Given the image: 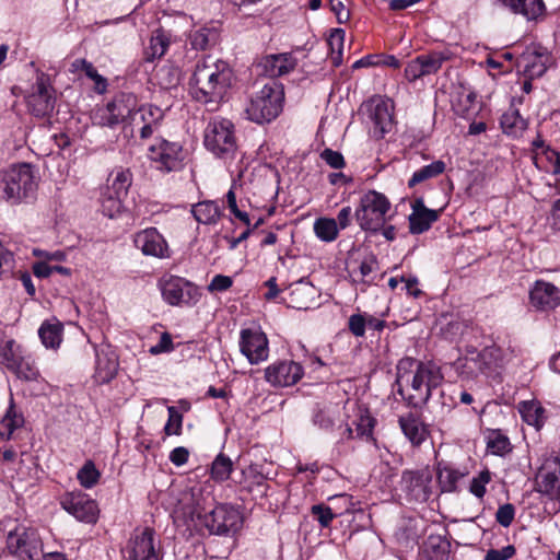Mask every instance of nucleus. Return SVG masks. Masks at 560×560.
<instances>
[{"instance_id":"f257e3e1","label":"nucleus","mask_w":560,"mask_h":560,"mask_svg":"<svg viewBox=\"0 0 560 560\" xmlns=\"http://www.w3.org/2000/svg\"><path fill=\"white\" fill-rule=\"evenodd\" d=\"M233 70L230 65L211 56L198 60L189 79L191 97L214 110L232 85Z\"/></svg>"},{"instance_id":"f03ea898","label":"nucleus","mask_w":560,"mask_h":560,"mask_svg":"<svg viewBox=\"0 0 560 560\" xmlns=\"http://www.w3.org/2000/svg\"><path fill=\"white\" fill-rule=\"evenodd\" d=\"M398 394L411 406L419 407L431 397L432 390L443 381L441 369L433 362L402 358L396 366Z\"/></svg>"},{"instance_id":"7ed1b4c3","label":"nucleus","mask_w":560,"mask_h":560,"mask_svg":"<svg viewBox=\"0 0 560 560\" xmlns=\"http://www.w3.org/2000/svg\"><path fill=\"white\" fill-rule=\"evenodd\" d=\"M390 210L389 199L384 194L371 189L360 197L354 219L362 231L376 234L390 219Z\"/></svg>"},{"instance_id":"20e7f679","label":"nucleus","mask_w":560,"mask_h":560,"mask_svg":"<svg viewBox=\"0 0 560 560\" xmlns=\"http://www.w3.org/2000/svg\"><path fill=\"white\" fill-rule=\"evenodd\" d=\"M37 188L34 172L27 163L12 165L0 174V199L12 203L32 198Z\"/></svg>"},{"instance_id":"39448f33","label":"nucleus","mask_w":560,"mask_h":560,"mask_svg":"<svg viewBox=\"0 0 560 560\" xmlns=\"http://www.w3.org/2000/svg\"><path fill=\"white\" fill-rule=\"evenodd\" d=\"M283 101L282 84L271 80L249 100L245 113L249 120L257 124L270 122L282 112Z\"/></svg>"},{"instance_id":"423d86ee","label":"nucleus","mask_w":560,"mask_h":560,"mask_svg":"<svg viewBox=\"0 0 560 560\" xmlns=\"http://www.w3.org/2000/svg\"><path fill=\"white\" fill-rule=\"evenodd\" d=\"M203 143L214 156L225 162L234 160L238 147L233 122L226 118L210 120L205 129Z\"/></svg>"},{"instance_id":"0eeeda50","label":"nucleus","mask_w":560,"mask_h":560,"mask_svg":"<svg viewBox=\"0 0 560 560\" xmlns=\"http://www.w3.org/2000/svg\"><path fill=\"white\" fill-rule=\"evenodd\" d=\"M138 105L136 95L131 93H119L109 102L93 109L91 119L96 126L116 128L119 125H127L131 114Z\"/></svg>"},{"instance_id":"6e6552de","label":"nucleus","mask_w":560,"mask_h":560,"mask_svg":"<svg viewBox=\"0 0 560 560\" xmlns=\"http://www.w3.org/2000/svg\"><path fill=\"white\" fill-rule=\"evenodd\" d=\"M7 549L20 560H39L43 541L35 528L21 525L8 533Z\"/></svg>"},{"instance_id":"1a4fd4ad","label":"nucleus","mask_w":560,"mask_h":560,"mask_svg":"<svg viewBox=\"0 0 560 560\" xmlns=\"http://www.w3.org/2000/svg\"><path fill=\"white\" fill-rule=\"evenodd\" d=\"M369 122L370 132L375 139H382L393 128L394 103L386 97L373 96L363 105Z\"/></svg>"},{"instance_id":"9d476101","label":"nucleus","mask_w":560,"mask_h":560,"mask_svg":"<svg viewBox=\"0 0 560 560\" xmlns=\"http://www.w3.org/2000/svg\"><path fill=\"white\" fill-rule=\"evenodd\" d=\"M128 560H161L160 541L151 527L136 529L130 537L127 548Z\"/></svg>"},{"instance_id":"9b49d317","label":"nucleus","mask_w":560,"mask_h":560,"mask_svg":"<svg viewBox=\"0 0 560 560\" xmlns=\"http://www.w3.org/2000/svg\"><path fill=\"white\" fill-rule=\"evenodd\" d=\"M240 352L250 364H259L268 360L269 340L259 326L243 328L240 331Z\"/></svg>"},{"instance_id":"f8f14e48","label":"nucleus","mask_w":560,"mask_h":560,"mask_svg":"<svg viewBox=\"0 0 560 560\" xmlns=\"http://www.w3.org/2000/svg\"><path fill=\"white\" fill-rule=\"evenodd\" d=\"M534 489L549 500L560 501V459L546 457L539 466L534 480Z\"/></svg>"},{"instance_id":"ddd939ff","label":"nucleus","mask_w":560,"mask_h":560,"mask_svg":"<svg viewBox=\"0 0 560 560\" xmlns=\"http://www.w3.org/2000/svg\"><path fill=\"white\" fill-rule=\"evenodd\" d=\"M149 159L162 172H175L182 168L184 161L183 148L177 142L158 140L149 148Z\"/></svg>"},{"instance_id":"4468645a","label":"nucleus","mask_w":560,"mask_h":560,"mask_svg":"<svg viewBox=\"0 0 560 560\" xmlns=\"http://www.w3.org/2000/svg\"><path fill=\"white\" fill-rule=\"evenodd\" d=\"M55 102L56 97L49 79L40 73L33 85L32 93L26 98L27 108L33 116L44 118L52 113Z\"/></svg>"},{"instance_id":"2eb2a0df","label":"nucleus","mask_w":560,"mask_h":560,"mask_svg":"<svg viewBox=\"0 0 560 560\" xmlns=\"http://www.w3.org/2000/svg\"><path fill=\"white\" fill-rule=\"evenodd\" d=\"M502 351L497 347H486L480 351L469 350L464 359V368L470 374L492 375L501 366Z\"/></svg>"},{"instance_id":"dca6fc26","label":"nucleus","mask_w":560,"mask_h":560,"mask_svg":"<svg viewBox=\"0 0 560 560\" xmlns=\"http://www.w3.org/2000/svg\"><path fill=\"white\" fill-rule=\"evenodd\" d=\"M63 510L79 522L94 524L97 522L100 510L96 501L83 492L66 493L60 501Z\"/></svg>"},{"instance_id":"f3484780","label":"nucleus","mask_w":560,"mask_h":560,"mask_svg":"<svg viewBox=\"0 0 560 560\" xmlns=\"http://www.w3.org/2000/svg\"><path fill=\"white\" fill-rule=\"evenodd\" d=\"M162 296L170 305L196 302L199 293L195 285L183 278L170 276L160 280Z\"/></svg>"},{"instance_id":"a211bd4d","label":"nucleus","mask_w":560,"mask_h":560,"mask_svg":"<svg viewBox=\"0 0 560 560\" xmlns=\"http://www.w3.org/2000/svg\"><path fill=\"white\" fill-rule=\"evenodd\" d=\"M214 498L202 486L192 487L184 498V514L187 515L198 528L209 510L214 508Z\"/></svg>"},{"instance_id":"6ab92c4d","label":"nucleus","mask_w":560,"mask_h":560,"mask_svg":"<svg viewBox=\"0 0 560 560\" xmlns=\"http://www.w3.org/2000/svg\"><path fill=\"white\" fill-rule=\"evenodd\" d=\"M164 118L163 110L152 104H145L140 107L137 106L131 114L129 125L133 130L139 132L142 140L151 138L159 131Z\"/></svg>"},{"instance_id":"aec40b11","label":"nucleus","mask_w":560,"mask_h":560,"mask_svg":"<svg viewBox=\"0 0 560 560\" xmlns=\"http://www.w3.org/2000/svg\"><path fill=\"white\" fill-rule=\"evenodd\" d=\"M304 375L303 366L292 360H279L265 369V380L273 387L296 384Z\"/></svg>"},{"instance_id":"412c9836","label":"nucleus","mask_w":560,"mask_h":560,"mask_svg":"<svg viewBox=\"0 0 560 560\" xmlns=\"http://www.w3.org/2000/svg\"><path fill=\"white\" fill-rule=\"evenodd\" d=\"M240 525V515L231 506L220 504L209 510L207 516L198 528H207L211 534L224 535L231 530H236Z\"/></svg>"},{"instance_id":"4be33fe9","label":"nucleus","mask_w":560,"mask_h":560,"mask_svg":"<svg viewBox=\"0 0 560 560\" xmlns=\"http://www.w3.org/2000/svg\"><path fill=\"white\" fill-rule=\"evenodd\" d=\"M529 304L537 311H550L560 305V289L553 283L537 280L529 289Z\"/></svg>"},{"instance_id":"5701e85b","label":"nucleus","mask_w":560,"mask_h":560,"mask_svg":"<svg viewBox=\"0 0 560 560\" xmlns=\"http://www.w3.org/2000/svg\"><path fill=\"white\" fill-rule=\"evenodd\" d=\"M135 246L145 256L164 258L167 256L168 246L163 235L155 228H148L133 237Z\"/></svg>"},{"instance_id":"b1692460","label":"nucleus","mask_w":560,"mask_h":560,"mask_svg":"<svg viewBox=\"0 0 560 560\" xmlns=\"http://www.w3.org/2000/svg\"><path fill=\"white\" fill-rule=\"evenodd\" d=\"M432 474L428 468L406 470L401 476V486L416 500H427L431 494Z\"/></svg>"},{"instance_id":"393cba45","label":"nucleus","mask_w":560,"mask_h":560,"mask_svg":"<svg viewBox=\"0 0 560 560\" xmlns=\"http://www.w3.org/2000/svg\"><path fill=\"white\" fill-rule=\"evenodd\" d=\"M296 66V59L289 52L264 56L256 65L259 74L271 79L288 74Z\"/></svg>"},{"instance_id":"a878e982","label":"nucleus","mask_w":560,"mask_h":560,"mask_svg":"<svg viewBox=\"0 0 560 560\" xmlns=\"http://www.w3.org/2000/svg\"><path fill=\"white\" fill-rule=\"evenodd\" d=\"M439 217L440 211L427 208L422 198L415 199L408 217L410 233L421 234L428 231Z\"/></svg>"},{"instance_id":"bb28decb","label":"nucleus","mask_w":560,"mask_h":560,"mask_svg":"<svg viewBox=\"0 0 560 560\" xmlns=\"http://www.w3.org/2000/svg\"><path fill=\"white\" fill-rule=\"evenodd\" d=\"M118 360L114 352L104 348L96 350L94 378L100 384L110 382L117 373Z\"/></svg>"},{"instance_id":"cd10ccee","label":"nucleus","mask_w":560,"mask_h":560,"mask_svg":"<svg viewBox=\"0 0 560 560\" xmlns=\"http://www.w3.org/2000/svg\"><path fill=\"white\" fill-rule=\"evenodd\" d=\"M467 470L459 469L447 463H439L436 467V478L442 492H455L458 489V482L467 475Z\"/></svg>"},{"instance_id":"c85d7f7f","label":"nucleus","mask_w":560,"mask_h":560,"mask_svg":"<svg viewBox=\"0 0 560 560\" xmlns=\"http://www.w3.org/2000/svg\"><path fill=\"white\" fill-rule=\"evenodd\" d=\"M502 7L514 14H521L527 20H534L545 10L542 0H497Z\"/></svg>"},{"instance_id":"c756f323","label":"nucleus","mask_w":560,"mask_h":560,"mask_svg":"<svg viewBox=\"0 0 560 560\" xmlns=\"http://www.w3.org/2000/svg\"><path fill=\"white\" fill-rule=\"evenodd\" d=\"M399 427L412 445H420L427 438V430L420 419L411 412L400 416Z\"/></svg>"},{"instance_id":"7c9ffc66","label":"nucleus","mask_w":560,"mask_h":560,"mask_svg":"<svg viewBox=\"0 0 560 560\" xmlns=\"http://www.w3.org/2000/svg\"><path fill=\"white\" fill-rule=\"evenodd\" d=\"M132 184V174L129 170L118 168L113 171L103 191L125 199Z\"/></svg>"},{"instance_id":"2f4dec72","label":"nucleus","mask_w":560,"mask_h":560,"mask_svg":"<svg viewBox=\"0 0 560 560\" xmlns=\"http://www.w3.org/2000/svg\"><path fill=\"white\" fill-rule=\"evenodd\" d=\"M170 43V35L164 30L154 31L144 50V59L149 62L160 59L167 51Z\"/></svg>"},{"instance_id":"473e14b6","label":"nucleus","mask_w":560,"mask_h":560,"mask_svg":"<svg viewBox=\"0 0 560 560\" xmlns=\"http://www.w3.org/2000/svg\"><path fill=\"white\" fill-rule=\"evenodd\" d=\"M522 419L529 425L539 430L545 423V409L537 400H523L518 404Z\"/></svg>"},{"instance_id":"72a5a7b5","label":"nucleus","mask_w":560,"mask_h":560,"mask_svg":"<svg viewBox=\"0 0 560 560\" xmlns=\"http://www.w3.org/2000/svg\"><path fill=\"white\" fill-rule=\"evenodd\" d=\"M427 560H448L450 542L440 535H431L423 545Z\"/></svg>"},{"instance_id":"f704fd0d","label":"nucleus","mask_w":560,"mask_h":560,"mask_svg":"<svg viewBox=\"0 0 560 560\" xmlns=\"http://www.w3.org/2000/svg\"><path fill=\"white\" fill-rule=\"evenodd\" d=\"M24 424V417L15 408L12 395L5 415L0 421V435L10 439L12 433Z\"/></svg>"},{"instance_id":"c9c22d12","label":"nucleus","mask_w":560,"mask_h":560,"mask_svg":"<svg viewBox=\"0 0 560 560\" xmlns=\"http://www.w3.org/2000/svg\"><path fill=\"white\" fill-rule=\"evenodd\" d=\"M194 218L202 224H214L221 217V209L214 201H201L192 206Z\"/></svg>"},{"instance_id":"e433bc0d","label":"nucleus","mask_w":560,"mask_h":560,"mask_svg":"<svg viewBox=\"0 0 560 560\" xmlns=\"http://www.w3.org/2000/svg\"><path fill=\"white\" fill-rule=\"evenodd\" d=\"M502 130L508 136L518 137L527 127V121L520 115L517 109L505 112L500 120Z\"/></svg>"},{"instance_id":"4c0bfd02","label":"nucleus","mask_w":560,"mask_h":560,"mask_svg":"<svg viewBox=\"0 0 560 560\" xmlns=\"http://www.w3.org/2000/svg\"><path fill=\"white\" fill-rule=\"evenodd\" d=\"M339 417L337 406L328 405L317 407L313 415V423L324 431H331Z\"/></svg>"},{"instance_id":"58836bf2","label":"nucleus","mask_w":560,"mask_h":560,"mask_svg":"<svg viewBox=\"0 0 560 560\" xmlns=\"http://www.w3.org/2000/svg\"><path fill=\"white\" fill-rule=\"evenodd\" d=\"M38 336L46 348L56 349L61 342L62 325L58 322H44L38 329Z\"/></svg>"},{"instance_id":"ea45409f","label":"nucleus","mask_w":560,"mask_h":560,"mask_svg":"<svg viewBox=\"0 0 560 560\" xmlns=\"http://www.w3.org/2000/svg\"><path fill=\"white\" fill-rule=\"evenodd\" d=\"M190 44L194 49L206 50L218 40V32L214 28L201 27L190 33Z\"/></svg>"},{"instance_id":"a19ab883","label":"nucleus","mask_w":560,"mask_h":560,"mask_svg":"<svg viewBox=\"0 0 560 560\" xmlns=\"http://www.w3.org/2000/svg\"><path fill=\"white\" fill-rule=\"evenodd\" d=\"M418 58L424 75H430L436 73L442 68L443 63L450 59V54L447 51H431L422 54Z\"/></svg>"},{"instance_id":"79ce46f5","label":"nucleus","mask_w":560,"mask_h":560,"mask_svg":"<svg viewBox=\"0 0 560 560\" xmlns=\"http://www.w3.org/2000/svg\"><path fill=\"white\" fill-rule=\"evenodd\" d=\"M445 171V163L441 160L424 165L416 171L408 182L409 187H413L424 180L436 177Z\"/></svg>"},{"instance_id":"37998d69","label":"nucleus","mask_w":560,"mask_h":560,"mask_svg":"<svg viewBox=\"0 0 560 560\" xmlns=\"http://www.w3.org/2000/svg\"><path fill=\"white\" fill-rule=\"evenodd\" d=\"M233 471V462L220 453L211 464L210 475L215 482L226 481Z\"/></svg>"},{"instance_id":"c03bdc74","label":"nucleus","mask_w":560,"mask_h":560,"mask_svg":"<svg viewBox=\"0 0 560 560\" xmlns=\"http://www.w3.org/2000/svg\"><path fill=\"white\" fill-rule=\"evenodd\" d=\"M316 236L324 242H332L338 236V225L335 219L320 218L314 223Z\"/></svg>"},{"instance_id":"a18cd8bd","label":"nucleus","mask_w":560,"mask_h":560,"mask_svg":"<svg viewBox=\"0 0 560 560\" xmlns=\"http://www.w3.org/2000/svg\"><path fill=\"white\" fill-rule=\"evenodd\" d=\"M475 101L476 94L472 91L463 90L452 100V107L457 115L466 117L469 115Z\"/></svg>"},{"instance_id":"49530a36","label":"nucleus","mask_w":560,"mask_h":560,"mask_svg":"<svg viewBox=\"0 0 560 560\" xmlns=\"http://www.w3.org/2000/svg\"><path fill=\"white\" fill-rule=\"evenodd\" d=\"M492 480V472L485 468L472 477L469 483V492L477 499H483L487 493V485Z\"/></svg>"},{"instance_id":"de8ad7c7","label":"nucleus","mask_w":560,"mask_h":560,"mask_svg":"<svg viewBox=\"0 0 560 560\" xmlns=\"http://www.w3.org/2000/svg\"><path fill=\"white\" fill-rule=\"evenodd\" d=\"M100 477L101 474L92 460H86L77 474L80 485L85 489L94 487L98 482Z\"/></svg>"},{"instance_id":"09e8293b","label":"nucleus","mask_w":560,"mask_h":560,"mask_svg":"<svg viewBox=\"0 0 560 560\" xmlns=\"http://www.w3.org/2000/svg\"><path fill=\"white\" fill-rule=\"evenodd\" d=\"M156 78L161 88L171 90L179 84L180 70L177 67L165 66L159 70Z\"/></svg>"},{"instance_id":"8fccbe9b","label":"nucleus","mask_w":560,"mask_h":560,"mask_svg":"<svg viewBox=\"0 0 560 560\" xmlns=\"http://www.w3.org/2000/svg\"><path fill=\"white\" fill-rule=\"evenodd\" d=\"M345 31L342 28H335L329 36L328 45L331 50V61L335 67L342 62V49L345 42Z\"/></svg>"},{"instance_id":"3c124183","label":"nucleus","mask_w":560,"mask_h":560,"mask_svg":"<svg viewBox=\"0 0 560 560\" xmlns=\"http://www.w3.org/2000/svg\"><path fill=\"white\" fill-rule=\"evenodd\" d=\"M125 199L118 197V196H113L108 192H105V191H102V197H101V206H102V212L107 215L108 218H115L116 215H118L122 208H124V202Z\"/></svg>"},{"instance_id":"603ef678","label":"nucleus","mask_w":560,"mask_h":560,"mask_svg":"<svg viewBox=\"0 0 560 560\" xmlns=\"http://www.w3.org/2000/svg\"><path fill=\"white\" fill-rule=\"evenodd\" d=\"M11 371L15 373L19 378H23L25 381H35L39 375L34 363L28 358L24 357L18 360Z\"/></svg>"},{"instance_id":"864d4df0","label":"nucleus","mask_w":560,"mask_h":560,"mask_svg":"<svg viewBox=\"0 0 560 560\" xmlns=\"http://www.w3.org/2000/svg\"><path fill=\"white\" fill-rule=\"evenodd\" d=\"M168 419L164 427V432L166 435H180L182 427H183V416L179 411L171 406L167 408Z\"/></svg>"},{"instance_id":"5fc2aeb1","label":"nucleus","mask_w":560,"mask_h":560,"mask_svg":"<svg viewBox=\"0 0 560 560\" xmlns=\"http://www.w3.org/2000/svg\"><path fill=\"white\" fill-rule=\"evenodd\" d=\"M375 425V419L368 411H360L355 422V432L359 438H371Z\"/></svg>"},{"instance_id":"6e6d98bb","label":"nucleus","mask_w":560,"mask_h":560,"mask_svg":"<svg viewBox=\"0 0 560 560\" xmlns=\"http://www.w3.org/2000/svg\"><path fill=\"white\" fill-rule=\"evenodd\" d=\"M15 267L13 253L0 243V279L10 277Z\"/></svg>"},{"instance_id":"4d7b16f0","label":"nucleus","mask_w":560,"mask_h":560,"mask_svg":"<svg viewBox=\"0 0 560 560\" xmlns=\"http://www.w3.org/2000/svg\"><path fill=\"white\" fill-rule=\"evenodd\" d=\"M1 355L5 366L10 371L16 364L18 360L22 358L19 352V347L15 345L14 340H9L5 342L4 347L2 348Z\"/></svg>"},{"instance_id":"13d9d810","label":"nucleus","mask_w":560,"mask_h":560,"mask_svg":"<svg viewBox=\"0 0 560 560\" xmlns=\"http://www.w3.org/2000/svg\"><path fill=\"white\" fill-rule=\"evenodd\" d=\"M312 515L316 517L322 527H328L336 515L332 510L325 504H316L312 506Z\"/></svg>"},{"instance_id":"bf43d9fd","label":"nucleus","mask_w":560,"mask_h":560,"mask_svg":"<svg viewBox=\"0 0 560 560\" xmlns=\"http://www.w3.org/2000/svg\"><path fill=\"white\" fill-rule=\"evenodd\" d=\"M515 517V508L511 503L500 505L495 513V521L503 527H509Z\"/></svg>"},{"instance_id":"052dcab7","label":"nucleus","mask_w":560,"mask_h":560,"mask_svg":"<svg viewBox=\"0 0 560 560\" xmlns=\"http://www.w3.org/2000/svg\"><path fill=\"white\" fill-rule=\"evenodd\" d=\"M488 450L494 455H504L510 452V441L506 436L497 435L488 441Z\"/></svg>"},{"instance_id":"680f3d73","label":"nucleus","mask_w":560,"mask_h":560,"mask_svg":"<svg viewBox=\"0 0 560 560\" xmlns=\"http://www.w3.org/2000/svg\"><path fill=\"white\" fill-rule=\"evenodd\" d=\"M320 158L332 168L340 170L345 166L343 155L338 151H334L331 149H325L320 153Z\"/></svg>"},{"instance_id":"e2e57ef3","label":"nucleus","mask_w":560,"mask_h":560,"mask_svg":"<svg viewBox=\"0 0 560 560\" xmlns=\"http://www.w3.org/2000/svg\"><path fill=\"white\" fill-rule=\"evenodd\" d=\"M366 325V318L361 314H353L349 317L348 327L355 337L364 336Z\"/></svg>"},{"instance_id":"0e129e2a","label":"nucleus","mask_w":560,"mask_h":560,"mask_svg":"<svg viewBox=\"0 0 560 560\" xmlns=\"http://www.w3.org/2000/svg\"><path fill=\"white\" fill-rule=\"evenodd\" d=\"M233 284V280L229 276L215 275L208 285L209 292H222L229 290Z\"/></svg>"},{"instance_id":"69168bd1","label":"nucleus","mask_w":560,"mask_h":560,"mask_svg":"<svg viewBox=\"0 0 560 560\" xmlns=\"http://www.w3.org/2000/svg\"><path fill=\"white\" fill-rule=\"evenodd\" d=\"M378 267L377 259L375 255L371 254L366 256L359 266V271L362 278L363 283H369V281L365 280L372 272H374Z\"/></svg>"},{"instance_id":"338daca9","label":"nucleus","mask_w":560,"mask_h":560,"mask_svg":"<svg viewBox=\"0 0 560 560\" xmlns=\"http://www.w3.org/2000/svg\"><path fill=\"white\" fill-rule=\"evenodd\" d=\"M547 70L546 62L542 60V56H535L532 62L525 66V73L529 78L541 77Z\"/></svg>"},{"instance_id":"774afa93","label":"nucleus","mask_w":560,"mask_h":560,"mask_svg":"<svg viewBox=\"0 0 560 560\" xmlns=\"http://www.w3.org/2000/svg\"><path fill=\"white\" fill-rule=\"evenodd\" d=\"M515 555V548L512 545H508L501 549H490L485 560H509Z\"/></svg>"}]
</instances>
